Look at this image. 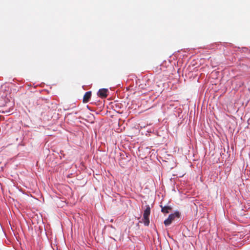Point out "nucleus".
Segmentation results:
<instances>
[{"label": "nucleus", "mask_w": 250, "mask_h": 250, "mask_svg": "<svg viewBox=\"0 0 250 250\" xmlns=\"http://www.w3.org/2000/svg\"><path fill=\"white\" fill-rule=\"evenodd\" d=\"M161 208V211L164 213H167L169 212V210H171L172 208L170 206H160Z\"/></svg>", "instance_id": "5"}, {"label": "nucleus", "mask_w": 250, "mask_h": 250, "mask_svg": "<svg viewBox=\"0 0 250 250\" xmlns=\"http://www.w3.org/2000/svg\"><path fill=\"white\" fill-rule=\"evenodd\" d=\"M179 216L180 213L178 211H176L174 213L169 214L168 217L164 221V223L165 225L166 226L170 225L175 217H179Z\"/></svg>", "instance_id": "2"}, {"label": "nucleus", "mask_w": 250, "mask_h": 250, "mask_svg": "<svg viewBox=\"0 0 250 250\" xmlns=\"http://www.w3.org/2000/svg\"><path fill=\"white\" fill-rule=\"evenodd\" d=\"M146 84L141 83L139 85L140 89H143L146 88Z\"/></svg>", "instance_id": "6"}, {"label": "nucleus", "mask_w": 250, "mask_h": 250, "mask_svg": "<svg viewBox=\"0 0 250 250\" xmlns=\"http://www.w3.org/2000/svg\"><path fill=\"white\" fill-rule=\"evenodd\" d=\"M108 92V90L107 89L105 88H103L100 89L98 93V96L101 98H105L107 96V92Z\"/></svg>", "instance_id": "3"}, {"label": "nucleus", "mask_w": 250, "mask_h": 250, "mask_svg": "<svg viewBox=\"0 0 250 250\" xmlns=\"http://www.w3.org/2000/svg\"><path fill=\"white\" fill-rule=\"evenodd\" d=\"M92 93L91 91H87L86 92L83 97V103H87L89 101V100L90 99L91 97Z\"/></svg>", "instance_id": "4"}, {"label": "nucleus", "mask_w": 250, "mask_h": 250, "mask_svg": "<svg viewBox=\"0 0 250 250\" xmlns=\"http://www.w3.org/2000/svg\"><path fill=\"white\" fill-rule=\"evenodd\" d=\"M150 213V208L149 205L146 206V208L144 210L143 214V222L144 225L146 226H148L149 224V216Z\"/></svg>", "instance_id": "1"}]
</instances>
